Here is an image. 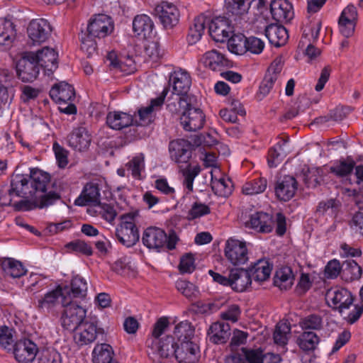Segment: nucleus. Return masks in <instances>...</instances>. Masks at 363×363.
Returning <instances> with one entry per match:
<instances>
[{
	"mask_svg": "<svg viewBox=\"0 0 363 363\" xmlns=\"http://www.w3.org/2000/svg\"><path fill=\"white\" fill-rule=\"evenodd\" d=\"M171 337L157 340L152 346V352L160 363H197L200 357V349L195 340L174 346Z\"/></svg>",
	"mask_w": 363,
	"mask_h": 363,
	"instance_id": "nucleus-1",
	"label": "nucleus"
},
{
	"mask_svg": "<svg viewBox=\"0 0 363 363\" xmlns=\"http://www.w3.org/2000/svg\"><path fill=\"white\" fill-rule=\"evenodd\" d=\"M206 24H208L209 35L216 42L224 43L233 33V26L228 18L218 16L210 21L206 16L199 15L194 18L189 28L187 36L189 43L194 44L200 40Z\"/></svg>",
	"mask_w": 363,
	"mask_h": 363,
	"instance_id": "nucleus-2",
	"label": "nucleus"
},
{
	"mask_svg": "<svg viewBox=\"0 0 363 363\" xmlns=\"http://www.w3.org/2000/svg\"><path fill=\"white\" fill-rule=\"evenodd\" d=\"M325 301L330 307L338 311L350 324L355 323L362 314V305H355L350 312H347L352 305L354 298L352 294L345 288L333 287L328 289L325 294Z\"/></svg>",
	"mask_w": 363,
	"mask_h": 363,
	"instance_id": "nucleus-3",
	"label": "nucleus"
},
{
	"mask_svg": "<svg viewBox=\"0 0 363 363\" xmlns=\"http://www.w3.org/2000/svg\"><path fill=\"white\" fill-rule=\"evenodd\" d=\"M50 96L59 105V109L62 113H76L77 108L72 104L75 96L72 86L65 82L55 84L50 91Z\"/></svg>",
	"mask_w": 363,
	"mask_h": 363,
	"instance_id": "nucleus-4",
	"label": "nucleus"
},
{
	"mask_svg": "<svg viewBox=\"0 0 363 363\" xmlns=\"http://www.w3.org/2000/svg\"><path fill=\"white\" fill-rule=\"evenodd\" d=\"M136 212H130L121 217V223L116 229L118 241L124 246L130 247L139 240V233L135 225Z\"/></svg>",
	"mask_w": 363,
	"mask_h": 363,
	"instance_id": "nucleus-5",
	"label": "nucleus"
},
{
	"mask_svg": "<svg viewBox=\"0 0 363 363\" xmlns=\"http://www.w3.org/2000/svg\"><path fill=\"white\" fill-rule=\"evenodd\" d=\"M72 303V295L67 285H58L55 289L48 291L38 300V306L43 311L50 312L58 304L67 306Z\"/></svg>",
	"mask_w": 363,
	"mask_h": 363,
	"instance_id": "nucleus-6",
	"label": "nucleus"
},
{
	"mask_svg": "<svg viewBox=\"0 0 363 363\" xmlns=\"http://www.w3.org/2000/svg\"><path fill=\"white\" fill-rule=\"evenodd\" d=\"M142 240L145 246L157 252L175 247L174 240L168 238L164 230L157 227L147 228L143 233Z\"/></svg>",
	"mask_w": 363,
	"mask_h": 363,
	"instance_id": "nucleus-7",
	"label": "nucleus"
},
{
	"mask_svg": "<svg viewBox=\"0 0 363 363\" xmlns=\"http://www.w3.org/2000/svg\"><path fill=\"white\" fill-rule=\"evenodd\" d=\"M224 255L233 266L245 264L249 259L247 243L243 240L229 238L225 243Z\"/></svg>",
	"mask_w": 363,
	"mask_h": 363,
	"instance_id": "nucleus-8",
	"label": "nucleus"
},
{
	"mask_svg": "<svg viewBox=\"0 0 363 363\" xmlns=\"http://www.w3.org/2000/svg\"><path fill=\"white\" fill-rule=\"evenodd\" d=\"M170 80L172 83L173 94L177 96L176 100L178 101L179 106H182L186 104V94L191 85V76L186 70L179 69L173 72Z\"/></svg>",
	"mask_w": 363,
	"mask_h": 363,
	"instance_id": "nucleus-9",
	"label": "nucleus"
},
{
	"mask_svg": "<svg viewBox=\"0 0 363 363\" xmlns=\"http://www.w3.org/2000/svg\"><path fill=\"white\" fill-rule=\"evenodd\" d=\"M114 30V23L112 18L104 13L94 16L89 20L87 32L99 39L110 35Z\"/></svg>",
	"mask_w": 363,
	"mask_h": 363,
	"instance_id": "nucleus-10",
	"label": "nucleus"
},
{
	"mask_svg": "<svg viewBox=\"0 0 363 363\" xmlns=\"http://www.w3.org/2000/svg\"><path fill=\"white\" fill-rule=\"evenodd\" d=\"M179 107L184 108L180 121L184 130L196 131L203 127L205 116L200 108L193 107L187 101Z\"/></svg>",
	"mask_w": 363,
	"mask_h": 363,
	"instance_id": "nucleus-11",
	"label": "nucleus"
},
{
	"mask_svg": "<svg viewBox=\"0 0 363 363\" xmlns=\"http://www.w3.org/2000/svg\"><path fill=\"white\" fill-rule=\"evenodd\" d=\"M31 59H35L44 74L50 76L57 68V53L49 47H44L36 52H30Z\"/></svg>",
	"mask_w": 363,
	"mask_h": 363,
	"instance_id": "nucleus-12",
	"label": "nucleus"
},
{
	"mask_svg": "<svg viewBox=\"0 0 363 363\" xmlns=\"http://www.w3.org/2000/svg\"><path fill=\"white\" fill-rule=\"evenodd\" d=\"M51 31L49 22L43 18L32 20L27 28L28 38L34 45L45 43L49 38Z\"/></svg>",
	"mask_w": 363,
	"mask_h": 363,
	"instance_id": "nucleus-13",
	"label": "nucleus"
},
{
	"mask_svg": "<svg viewBox=\"0 0 363 363\" xmlns=\"http://www.w3.org/2000/svg\"><path fill=\"white\" fill-rule=\"evenodd\" d=\"M64 307L65 310L61 317L62 326L66 330L74 331L84 321L86 312L82 307L73 302Z\"/></svg>",
	"mask_w": 363,
	"mask_h": 363,
	"instance_id": "nucleus-14",
	"label": "nucleus"
},
{
	"mask_svg": "<svg viewBox=\"0 0 363 363\" xmlns=\"http://www.w3.org/2000/svg\"><path fill=\"white\" fill-rule=\"evenodd\" d=\"M13 347L14 357L19 363L32 362L38 352L37 345L26 338L18 340Z\"/></svg>",
	"mask_w": 363,
	"mask_h": 363,
	"instance_id": "nucleus-15",
	"label": "nucleus"
},
{
	"mask_svg": "<svg viewBox=\"0 0 363 363\" xmlns=\"http://www.w3.org/2000/svg\"><path fill=\"white\" fill-rule=\"evenodd\" d=\"M40 66L35 59H31V53L20 59L16 65V72L18 78L23 82L35 80L40 72Z\"/></svg>",
	"mask_w": 363,
	"mask_h": 363,
	"instance_id": "nucleus-16",
	"label": "nucleus"
},
{
	"mask_svg": "<svg viewBox=\"0 0 363 363\" xmlns=\"http://www.w3.org/2000/svg\"><path fill=\"white\" fill-rule=\"evenodd\" d=\"M193 145L187 140L177 139L169 145V156L176 163H187L191 157Z\"/></svg>",
	"mask_w": 363,
	"mask_h": 363,
	"instance_id": "nucleus-17",
	"label": "nucleus"
},
{
	"mask_svg": "<svg viewBox=\"0 0 363 363\" xmlns=\"http://www.w3.org/2000/svg\"><path fill=\"white\" fill-rule=\"evenodd\" d=\"M99 330L96 323L84 321L74 330V341L79 346L92 343L96 339Z\"/></svg>",
	"mask_w": 363,
	"mask_h": 363,
	"instance_id": "nucleus-18",
	"label": "nucleus"
},
{
	"mask_svg": "<svg viewBox=\"0 0 363 363\" xmlns=\"http://www.w3.org/2000/svg\"><path fill=\"white\" fill-rule=\"evenodd\" d=\"M155 12L166 28H171L179 22V12L177 7L172 3L161 2L156 6Z\"/></svg>",
	"mask_w": 363,
	"mask_h": 363,
	"instance_id": "nucleus-19",
	"label": "nucleus"
},
{
	"mask_svg": "<svg viewBox=\"0 0 363 363\" xmlns=\"http://www.w3.org/2000/svg\"><path fill=\"white\" fill-rule=\"evenodd\" d=\"M167 92L168 91L164 89L160 96L150 101L148 106L141 107L138 110V123L140 125H147L154 121L156 112L162 108Z\"/></svg>",
	"mask_w": 363,
	"mask_h": 363,
	"instance_id": "nucleus-20",
	"label": "nucleus"
},
{
	"mask_svg": "<svg viewBox=\"0 0 363 363\" xmlns=\"http://www.w3.org/2000/svg\"><path fill=\"white\" fill-rule=\"evenodd\" d=\"M100 189L96 182L87 183L80 195L75 199L74 204L79 206H93L95 207L100 203Z\"/></svg>",
	"mask_w": 363,
	"mask_h": 363,
	"instance_id": "nucleus-21",
	"label": "nucleus"
},
{
	"mask_svg": "<svg viewBox=\"0 0 363 363\" xmlns=\"http://www.w3.org/2000/svg\"><path fill=\"white\" fill-rule=\"evenodd\" d=\"M195 328L188 320L180 321L174 324L171 337L174 341V346L186 342L195 340Z\"/></svg>",
	"mask_w": 363,
	"mask_h": 363,
	"instance_id": "nucleus-22",
	"label": "nucleus"
},
{
	"mask_svg": "<svg viewBox=\"0 0 363 363\" xmlns=\"http://www.w3.org/2000/svg\"><path fill=\"white\" fill-rule=\"evenodd\" d=\"M270 11L274 20L284 23L294 17L292 5L287 0H273L270 4Z\"/></svg>",
	"mask_w": 363,
	"mask_h": 363,
	"instance_id": "nucleus-23",
	"label": "nucleus"
},
{
	"mask_svg": "<svg viewBox=\"0 0 363 363\" xmlns=\"http://www.w3.org/2000/svg\"><path fill=\"white\" fill-rule=\"evenodd\" d=\"M297 190V182L294 177L286 176L277 182L275 186L277 197L284 201L290 200Z\"/></svg>",
	"mask_w": 363,
	"mask_h": 363,
	"instance_id": "nucleus-24",
	"label": "nucleus"
},
{
	"mask_svg": "<svg viewBox=\"0 0 363 363\" xmlns=\"http://www.w3.org/2000/svg\"><path fill=\"white\" fill-rule=\"evenodd\" d=\"M154 23L150 16L145 14L137 15L133 21V32L140 39L151 37Z\"/></svg>",
	"mask_w": 363,
	"mask_h": 363,
	"instance_id": "nucleus-25",
	"label": "nucleus"
},
{
	"mask_svg": "<svg viewBox=\"0 0 363 363\" xmlns=\"http://www.w3.org/2000/svg\"><path fill=\"white\" fill-rule=\"evenodd\" d=\"M200 62L203 66L213 71H220L223 68L229 66V61L220 52L212 50L206 52Z\"/></svg>",
	"mask_w": 363,
	"mask_h": 363,
	"instance_id": "nucleus-26",
	"label": "nucleus"
},
{
	"mask_svg": "<svg viewBox=\"0 0 363 363\" xmlns=\"http://www.w3.org/2000/svg\"><path fill=\"white\" fill-rule=\"evenodd\" d=\"M91 136L86 128L80 126L74 128L68 136V144L75 150L86 149L91 143Z\"/></svg>",
	"mask_w": 363,
	"mask_h": 363,
	"instance_id": "nucleus-27",
	"label": "nucleus"
},
{
	"mask_svg": "<svg viewBox=\"0 0 363 363\" xmlns=\"http://www.w3.org/2000/svg\"><path fill=\"white\" fill-rule=\"evenodd\" d=\"M230 327L228 323L217 321L211 324L207 335L209 340L214 344L225 342L230 337Z\"/></svg>",
	"mask_w": 363,
	"mask_h": 363,
	"instance_id": "nucleus-28",
	"label": "nucleus"
},
{
	"mask_svg": "<svg viewBox=\"0 0 363 363\" xmlns=\"http://www.w3.org/2000/svg\"><path fill=\"white\" fill-rule=\"evenodd\" d=\"M273 220L271 215L264 212L253 213L250 219V226L260 233H270L273 229Z\"/></svg>",
	"mask_w": 363,
	"mask_h": 363,
	"instance_id": "nucleus-29",
	"label": "nucleus"
},
{
	"mask_svg": "<svg viewBox=\"0 0 363 363\" xmlns=\"http://www.w3.org/2000/svg\"><path fill=\"white\" fill-rule=\"evenodd\" d=\"M272 264L268 259H260L257 260L250 269V274L252 279L257 282L267 280L272 273Z\"/></svg>",
	"mask_w": 363,
	"mask_h": 363,
	"instance_id": "nucleus-30",
	"label": "nucleus"
},
{
	"mask_svg": "<svg viewBox=\"0 0 363 363\" xmlns=\"http://www.w3.org/2000/svg\"><path fill=\"white\" fill-rule=\"evenodd\" d=\"M252 279L248 271L242 269L230 270V286L235 291L242 292L251 284Z\"/></svg>",
	"mask_w": 363,
	"mask_h": 363,
	"instance_id": "nucleus-31",
	"label": "nucleus"
},
{
	"mask_svg": "<svg viewBox=\"0 0 363 363\" xmlns=\"http://www.w3.org/2000/svg\"><path fill=\"white\" fill-rule=\"evenodd\" d=\"M168 326V320L166 318H160L157 323L155 325L154 329L152 330V337L150 340H148L147 342V353L153 361L156 362L157 360L160 359V357H156L153 353L154 350H152L153 344L157 340H163L164 339H166L168 337H171L170 335L162 336V334L164 333V330Z\"/></svg>",
	"mask_w": 363,
	"mask_h": 363,
	"instance_id": "nucleus-32",
	"label": "nucleus"
},
{
	"mask_svg": "<svg viewBox=\"0 0 363 363\" xmlns=\"http://www.w3.org/2000/svg\"><path fill=\"white\" fill-rule=\"evenodd\" d=\"M265 35L269 42L276 47L284 45L289 38L286 29L277 24L269 25L265 29Z\"/></svg>",
	"mask_w": 363,
	"mask_h": 363,
	"instance_id": "nucleus-33",
	"label": "nucleus"
},
{
	"mask_svg": "<svg viewBox=\"0 0 363 363\" xmlns=\"http://www.w3.org/2000/svg\"><path fill=\"white\" fill-rule=\"evenodd\" d=\"M29 189V177L28 174H15L12 177L11 182V189H9V196L23 197L28 193Z\"/></svg>",
	"mask_w": 363,
	"mask_h": 363,
	"instance_id": "nucleus-34",
	"label": "nucleus"
},
{
	"mask_svg": "<svg viewBox=\"0 0 363 363\" xmlns=\"http://www.w3.org/2000/svg\"><path fill=\"white\" fill-rule=\"evenodd\" d=\"M288 140L281 139L269 151L268 164L270 167H276L286 156L290 150L287 147Z\"/></svg>",
	"mask_w": 363,
	"mask_h": 363,
	"instance_id": "nucleus-35",
	"label": "nucleus"
},
{
	"mask_svg": "<svg viewBox=\"0 0 363 363\" xmlns=\"http://www.w3.org/2000/svg\"><path fill=\"white\" fill-rule=\"evenodd\" d=\"M133 123L131 115L121 111L109 112L106 117V123L112 129L121 130L128 127Z\"/></svg>",
	"mask_w": 363,
	"mask_h": 363,
	"instance_id": "nucleus-36",
	"label": "nucleus"
},
{
	"mask_svg": "<svg viewBox=\"0 0 363 363\" xmlns=\"http://www.w3.org/2000/svg\"><path fill=\"white\" fill-rule=\"evenodd\" d=\"M114 352L109 344H96L91 352L93 363H111L113 357Z\"/></svg>",
	"mask_w": 363,
	"mask_h": 363,
	"instance_id": "nucleus-37",
	"label": "nucleus"
},
{
	"mask_svg": "<svg viewBox=\"0 0 363 363\" xmlns=\"http://www.w3.org/2000/svg\"><path fill=\"white\" fill-rule=\"evenodd\" d=\"M320 337L315 332L303 331L297 338L300 349L306 352L314 351L320 343Z\"/></svg>",
	"mask_w": 363,
	"mask_h": 363,
	"instance_id": "nucleus-38",
	"label": "nucleus"
},
{
	"mask_svg": "<svg viewBox=\"0 0 363 363\" xmlns=\"http://www.w3.org/2000/svg\"><path fill=\"white\" fill-rule=\"evenodd\" d=\"M106 62L109 66L116 69H119L125 74L133 72L135 66L132 58H128L125 62H121L118 59V56L114 51H111L107 54Z\"/></svg>",
	"mask_w": 363,
	"mask_h": 363,
	"instance_id": "nucleus-39",
	"label": "nucleus"
},
{
	"mask_svg": "<svg viewBox=\"0 0 363 363\" xmlns=\"http://www.w3.org/2000/svg\"><path fill=\"white\" fill-rule=\"evenodd\" d=\"M13 23L9 20L0 19V45L9 47L16 38Z\"/></svg>",
	"mask_w": 363,
	"mask_h": 363,
	"instance_id": "nucleus-40",
	"label": "nucleus"
},
{
	"mask_svg": "<svg viewBox=\"0 0 363 363\" xmlns=\"http://www.w3.org/2000/svg\"><path fill=\"white\" fill-rule=\"evenodd\" d=\"M1 267L5 274L12 278H19L26 273V269L22 263L13 258L4 259Z\"/></svg>",
	"mask_w": 363,
	"mask_h": 363,
	"instance_id": "nucleus-41",
	"label": "nucleus"
},
{
	"mask_svg": "<svg viewBox=\"0 0 363 363\" xmlns=\"http://www.w3.org/2000/svg\"><path fill=\"white\" fill-rule=\"evenodd\" d=\"M128 173L135 179H141L142 174L145 172V156L142 153L135 155L125 164Z\"/></svg>",
	"mask_w": 363,
	"mask_h": 363,
	"instance_id": "nucleus-42",
	"label": "nucleus"
},
{
	"mask_svg": "<svg viewBox=\"0 0 363 363\" xmlns=\"http://www.w3.org/2000/svg\"><path fill=\"white\" fill-rule=\"evenodd\" d=\"M275 286L281 289H289L294 283V275L292 270L289 267H284L279 269L275 274Z\"/></svg>",
	"mask_w": 363,
	"mask_h": 363,
	"instance_id": "nucleus-43",
	"label": "nucleus"
},
{
	"mask_svg": "<svg viewBox=\"0 0 363 363\" xmlns=\"http://www.w3.org/2000/svg\"><path fill=\"white\" fill-rule=\"evenodd\" d=\"M211 187L216 194L226 197L231 194L233 185L228 178L222 177L218 179L211 172Z\"/></svg>",
	"mask_w": 363,
	"mask_h": 363,
	"instance_id": "nucleus-44",
	"label": "nucleus"
},
{
	"mask_svg": "<svg viewBox=\"0 0 363 363\" xmlns=\"http://www.w3.org/2000/svg\"><path fill=\"white\" fill-rule=\"evenodd\" d=\"M252 0H225V6L228 13L241 16L247 13Z\"/></svg>",
	"mask_w": 363,
	"mask_h": 363,
	"instance_id": "nucleus-45",
	"label": "nucleus"
},
{
	"mask_svg": "<svg viewBox=\"0 0 363 363\" xmlns=\"http://www.w3.org/2000/svg\"><path fill=\"white\" fill-rule=\"evenodd\" d=\"M247 40L242 34H232L227 40L228 50L235 55H243L246 52Z\"/></svg>",
	"mask_w": 363,
	"mask_h": 363,
	"instance_id": "nucleus-46",
	"label": "nucleus"
},
{
	"mask_svg": "<svg viewBox=\"0 0 363 363\" xmlns=\"http://www.w3.org/2000/svg\"><path fill=\"white\" fill-rule=\"evenodd\" d=\"M69 289L72 295V303L73 298H83L86 296L87 291L86 281L79 276H75L72 278L71 286H69Z\"/></svg>",
	"mask_w": 363,
	"mask_h": 363,
	"instance_id": "nucleus-47",
	"label": "nucleus"
},
{
	"mask_svg": "<svg viewBox=\"0 0 363 363\" xmlns=\"http://www.w3.org/2000/svg\"><path fill=\"white\" fill-rule=\"evenodd\" d=\"M178 291L189 299L197 298L199 291L196 285L186 280L179 279L175 283Z\"/></svg>",
	"mask_w": 363,
	"mask_h": 363,
	"instance_id": "nucleus-48",
	"label": "nucleus"
},
{
	"mask_svg": "<svg viewBox=\"0 0 363 363\" xmlns=\"http://www.w3.org/2000/svg\"><path fill=\"white\" fill-rule=\"evenodd\" d=\"M29 177V184L35 191H43L45 189L48 181V176L38 169H30Z\"/></svg>",
	"mask_w": 363,
	"mask_h": 363,
	"instance_id": "nucleus-49",
	"label": "nucleus"
},
{
	"mask_svg": "<svg viewBox=\"0 0 363 363\" xmlns=\"http://www.w3.org/2000/svg\"><path fill=\"white\" fill-rule=\"evenodd\" d=\"M267 179L262 177L255 179L245 183L242 187V192L246 195L261 194L267 188Z\"/></svg>",
	"mask_w": 363,
	"mask_h": 363,
	"instance_id": "nucleus-50",
	"label": "nucleus"
},
{
	"mask_svg": "<svg viewBox=\"0 0 363 363\" xmlns=\"http://www.w3.org/2000/svg\"><path fill=\"white\" fill-rule=\"evenodd\" d=\"M291 333V327L286 322H279L276 325L274 340L276 344L285 345L287 344Z\"/></svg>",
	"mask_w": 363,
	"mask_h": 363,
	"instance_id": "nucleus-51",
	"label": "nucleus"
},
{
	"mask_svg": "<svg viewBox=\"0 0 363 363\" xmlns=\"http://www.w3.org/2000/svg\"><path fill=\"white\" fill-rule=\"evenodd\" d=\"M300 325L304 331L320 330L323 328V320L320 315L312 314L305 317L301 321Z\"/></svg>",
	"mask_w": 363,
	"mask_h": 363,
	"instance_id": "nucleus-52",
	"label": "nucleus"
},
{
	"mask_svg": "<svg viewBox=\"0 0 363 363\" xmlns=\"http://www.w3.org/2000/svg\"><path fill=\"white\" fill-rule=\"evenodd\" d=\"M280 79L277 78L275 75H272L271 73H267L259 86V94L262 95V97H264L270 92L274 86H280Z\"/></svg>",
	"mask_w": 363,
	"mask_h": 363,
	"instance_id": "nucleus-53",
	"label": "nucleus"
},
{
	"mask_svg": "<svg viewBox=\"0 0 363 363\" xmlns=\"http://www.w3.org/2000/svg\"><path fill=\"white\" fill-rule=\"evenodd\" d=\"M241 309L238 304L228 305L226 308L220 313L222 320L236 323L240 319Z\"/></svg>",
	"mask_w": 363,
	"mask_h": 363,
	"instance_id": "nucleus-54",
	"label": "nucleus"
},
{
	"mask_svg": "<svg viewBox=\"0 0 363 363\" xmlns=\"http://www.w3.org/2000/svg\"><path fill=\"white\" fill-rule=\"evenodd\" d=\"M201 172V168L199 165L189 166L183 172L184 177V186L189 192L193 191L194 181L196 177Z\"/></svg>",
	"mask_w": 363,
	"mask_h": 363,
	"instance_id": "nucleus-55",
	"label": "nucleus"
},
{
	"mask_svg": "<svg viewBox=\"0 0 363 363\" xmlns=\"http://www.w3.org/2000/svg\"><path fill=\"white\" fill-rule=\"evenodd\" d=\"M195 255L192 253H186L182 256L179 264V269L182 274H191L196 269Z\"/></svg>",
	"mask_w": 363,
	"mask_h": 363,
	"instance_id": "nucleus-56",
	"label": "nucleus"
},
{
	"mask_svg": "<svg viewBox=\"0 0 363 363\" xmlns=\"http://www.w3.org/2000/svg\"><path fill=\"white\" fill-rule=\"evenodd\" d=\"M67 250L70 252L79 253L85 255H91L92 254L91 247L82 240H74L66 245Z\"/></svg>",
	"mask_w": 363,
	"mask_h": 363,
	"instance_id": "nucleus-57",
	"label": "nucleus"
},
{
	"mask_svg": "<svg viewBox=\"0 0 363 363\" xmlns=\"http://www.w3.org/2000/svg\"><path fill=\"white\" fill-rule=\"evenodd\" d=\"M39 363H62L61 354L54 348H46L40 353Z\"/></svg>",
	"mask_w": 363,
	"mask_h": 363,
	"instance_id": "nucleus-58",
	"label": "nucleus"
},
{
	"mask_svg": "<svg viewBox=\"0 0 363 363\" xmlns=\"http://www.w3.org/2000/svg\"><path fill=\"white\" fill-rule=\"evenodd\" d=\"M13 331L9 327H0V347L10 350L13 346Z\"/></svg>",
	"mask_w": 363,
	"mask_h": 363,
	"instance_id": "nucleus-59",
	"label": "nucleus"
},
{
	"mask_svg": "<svg viewBox=\"0 0 363 363\" xmlns=\"http://www.w3.org/2000/svg\"><path fill=\"white\" fill-rule=\"evenodd\" d=\"M354 166V163L353 161H340L333 164L330 169L337 176L345 177L352 172Z\"/></svg>",
	"mask_w": 363,
	"mask_h": 363,
	"instance_id": "nucleus-60",
	"label": "nucleus"
},
{
	"mask_svg": "<svg viewBox=\"0 0 363 363\" xmlns=\"http://www.w3.org/2000/svg\"><path fill=\"white\" fill-rule=\"evenodd\" d=\"M94 208H96L95 211L109 223L112 222L116 216L115 209L109 204L100 202Z\"/></svg>",
	"mask_w": 363,
	"mask_h": 363,
	"instance_id": "nucleus-61",
	"label": "nucleus"
},
{
	"mask_svg": "<svg viewBox=\"0 0 363 363\" xmlns=\"http://www.w3.org/2000/svg\"><path fill=\"white\" fill-rule=\"evenodd\" d=\"M242 355L245 359V363H263V351L259 349L248 350L241 349Z\"/></svg>",
	"mask_w": 363,
	"mask_h": 363,
	"instance_id": "nucleus-62",
	"label": "nucleus"
},
{
	"mask_svg": "<svg viewBox=\"0 0 363 363\" xmlns=\"http://www.w3.org/2000/svg\"><path fill=\"white\" fill-rule=\"evenodd\" d=\"M210 208L201 203H194L188 213L189 220L196 219L210 213Z\"/></svg>",
	"mask_w": 363,
	"mask_h": 363,
	"instance_id": "nucleus-63",
	"label": "nucleus"
},
{
	"mask_svg": "<svg viewBox=\"0 0 363 363\" xmlns=\"http://www.w3.org/2000/svg\"><path fill=\"white\" fill-rule=\"evenodd\" d=\"M342 266L339 260L334 259L325 267L324 275L327 279H335L340 273Z\"/></svg>",
	"mask_w": 363,
	"mask_h": 363,
	"instance_id": "nucleus-64",
	"label": "nucleus"
}]
</instances>
